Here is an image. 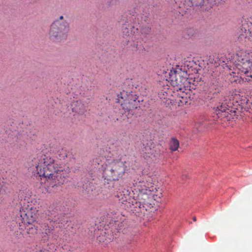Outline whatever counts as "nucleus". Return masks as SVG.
<instances>
[{"label":"nucleus","mask_w":252,"mask_h":252,"mask_svg":"<svg viewBox=\"0 0 252 252\" xmlns=\"http://www.w3.org/2000/svg\"><path fill=\"white\" fill-rule=\"evenodd\" d=\"M153 197L152 190L139 191L137 201L134 199L131 201V205L133 206V210L137 213L145 214L152 204Z\"/></svg>","instance_id":"nucleus-5"},{"label":"nucleus","mask_w":252,"mask_h":252,"mask_svg":"<svg viewBox=\"0 0 252 252\" xmlns=\"http://www.w3.org/2000/svg\"><path fill=\"white\" fill-rule=\"evenodd\" d=\"M168 75L169 77L166 80L170 82L172 85L177 87V89L180 90H182V88H185L186 84L188 82L186 78L182 77L176 71L170 70Z\"/></svg>","instance_id":"nucleus-9"},{"label":"nucleus","mask_w":252,"mask_h":252,"mask_svg":"<svg viewBox=\"0 0 252 252\" xmlns=\"http://www.w3.org/2000/svg\"><path fill=\"white\" fill-rule=\"evenodd\" d=\"M63 16H61L59 18V19H58L60 21H63Z\"/></svg>","instance_id":"nucleus-27"},{"label":"nucleus","mask_w":252,"mask_h":252,"mask_svg":"<svg viewBox=\"0 0 252 252\" xmlns=\"http://www.w3.org/2000/svg\"><path fill=\"white\" fill-rule=\"evenodd\" d=\"M20 216L22 222L24 224H31L37 217V210L36 208H21L20 210Z\"/></svg>","instance_id":"nucleus-8"},{"label":"nucleus","mask_w":252,"mask_h":252,"mask_svg":"<svg viewBox=\"0 0 252 252\" xmlns=\"http://www.w3.org/2000/svg\"><path fill=\"white\" fill-rule=\"evenodd\" d=\"M36 252H48V251L46 250H38V251H37Z\"/></svg>","instance_id":"nucleus-26"},{"label":"nucleus","mask_w":252,"mask_h":252,"mask_svg":"<svg viewBox=\"0 0 252 252\" xmlns=\"http://www.w3.org/2000/svg\"><path fill=\"white\" fill-rule=\"evenodd\" d=\"M125 93L123 92L118 95L117 102L121 103L123 109L126 111H130L137 109L139 104V101L137 100V97L129 94L124 99L123 95Z\"/></svg>","instance_id":"nucleus-7"},{"label":"nucleus","mask_w":252,"mask_h":252,"mask_svg":"<svg viewBox=\"0 0 252 252\" xmlns=\"http://www.w3.org/2000/svg\"><path fill=\"white\" fill-rule=\"evenodd\" d=\"M169 148L172 151H176L179 147V141L175 138H172L169 142Z\"/></svg>","instance_id":"nucleus-17"},{"label":"nucleus","mask_w":252,"mask_h":252,"mask_svg":"<svg viewBox=\"0 0 252 252\" xmlns=\"http://www.w3.org/2000/svg\"><path fill=\"white\" fill-rule=\"evenodd\" d=\"M192 220L194 221H196V218L195 217H193L192 218Z\"/></svg>","instance_id":"nucleus-28"},{"label":"nucleus","mask_w":252,"mask_h":252,"mask_svg":"<svg viewBox=\"0 0 252 252\" xmlns=\"http://www.w3.org/2000/svg\"><path fill=\"white\" fill-rule=\"evenodd\" d=\"M69 29V24L66 21L59 20L55 21L50 26L49 36L51 40L57 42L65 39Z\"/></svg>","instance_id":"nucleus-4"},{"label":"nucleus","mask_w":252,"mask_h":252,"mask_svg":"<svg viewBox=\"0 0 252 252\" xmlns=\"http://www.w3.org/2000/svg\"><path fill=\"white\" fill-rule=\"evenodd\" d=\"M126 166L120 159H107L103 170L102 178L105 182L118 181L125 175Z\"/></svg>","instance_id":"nucleus-2"},{"label":"nucleus","mask_w":252,"mask_h":252,"mask_svg":"<svg viewBox=\"0 0 252 252\" xmlns=\"http://www.w3.org/2000/svg\"><path fill=\"white\" fill-rule=\"evenodd\" d=\"M148 31L149 32L150 31V29L149 28H148Z\"/></svg>","instance_id":"nucleus-30"},{"label":"nucleus","mask_w":252,"mask_h":252,"mask_svg":"<svg viewBox=\"0 0 252 252\" xmlns=\"http://www.w3.org/2000/svg\"><path fill=\"white\" fill-rule=\"evenodd\" d=\"M153 151L151 153V158H158L160 155V150L158 147H153Z\"/></svg>","instance_id":"nucleus-18"},{"label":"nucleus","mask_w":252,"mask_h":252,"mask_svg":"<svg viewBox=\"0 0 252 252\" xmlns=\"http://www.w3.org/2000/svg\"><path fill=\"white\" fill-rule=\"evenodd\" d=\"M129 207H132V206L131 205L129 204Z\"/></svg>","instance_id":"nucleus-31"},{"label":"nucleus","mask_w":252,"mask_h":252,"mask_svg":"<svg viewBox=\"0 0 252 252\" xmlns=\"http://www.w3.org/2000/svg\"><path fill=\"white\" fill-rule=\"evenodd\" d=\"M153 142L150 141L144 146L142 149L143 156L145 159H148L151 158V153L153 151Z\"/></svg>","instance_id":"nucleus-16"},{"label":"nucleus","mask_w":252,"mask_h":252,"mask_svg":"<svg viewBox=\"0 0 252 252\" xmlns=\"http://www.w3.org/2000/svg\"><path fill=\"white\" fill-rule=\"evenodd\" d=\"M227 98L226 96L222 98L221 102H220L216 107L215 112L218 117L226 118L227 120H229L231 118L233 119L232 114L230 113L231 112L230 108L233 102H231L230 99L228 101Z\"/></svg>","instance_id":"nucleus-6"},{"label":"nucleus","mask_w":252,"mask_h":252,"mask_svg":"<svg viewBox=\"0 0 252 252\" xmlns=\"http://www.w3.org/2000/svg\"><path fill=\"white\" fill-rule=\"evenodd\" d=\"M240 33V36L252 41V22L246 20L243 21Z\"/></svg>","instance_id":"nucleus-11"},{"label":"nucleus","mask_w":252,"mask_h":252,"mask_svg":"<svg viewBox=\"0 0 252 252\" xmlns=\"http://www.w3.org/2000/svg\"><path fill=\"white\" fill-rule=\"evenodd\" d=\"M32 161L39 176L45 178V183L48 188L60 186L65 183L68 170L58 166L49 155L40 153Z\"/></svg>","instance_id":"nucleus-1"},{"label":"nucleus","mask_w":252,"mask_h":252,"mask_svg":"<svg viewBox=\"0 0 252 252\" xmlns=\"http://www.w3.org/2000/svg\"><path fill=\"white\" fill-rule=\"evenodd\" d=\"M195 31L191 28L187 29L186 32V34L188 35L189 37H191L194 36L195 34Z\"/></svg>","instance_id":"nucleus-23"},{"label":"nucleus","mask_w":252,"mask_h":252,"mask_svg":"<svg viewBox=\"0 0 252 252\" xmlns=\"http://www.w3.org/2000/svg\"><path fill=\"white\" fill-rule=\"evenodd\" d=\"M50 209V207H49V209L46 212L49 220L58 224H62L65 222V220L63 214L59 213L56 211H51Z\"/></svg>","instance_id":"nucleus-12"},{"label":"nucleus","mask_w":252,"mask_h":252,"mask_svg":"<svg viewBox=\"0 0 252 252\" xmlns=\"http://www.w3.org/2000/svg\"><path fill=\"white\" fill-rule=\"evenodd\" d=\"M110 227L112 229L117 230L118 231L121 230L123 227V224L122 222L119 220V217H115L113 218L109 222Z\"/></svg>","instance_id":"nucleus-15"},{"label":"nucleus","mask_w":252,"mask_h":252,"mask_svg":"<svg viewBox=\"0 0 252 252\" xmlns=\"http://www.w3.org/2000/svg\"><path fill=\"white\" fill-rule=\"evenodd\" d=\"M209 0H191L190 3L193 6L200 7L203 10H208L211 8L208 2Z\"/></svg>","instance_id":"nucleus-14"},{"label":"nucleus","mask_w":252,"mask_h":252,"mask_svg":"<svg viewBox=\"0 0 252 252\" xmlns=\"http://www.w3.org/2000/svg\"><path fill=\"white\" fill-rule=\"evenodd\" d=\"M131 26L125 25L123 28V34L124 36H128L131 33Z\"/></svg>","instance_id":"nucleus-20"},{"label":"nucleus","mask_w":252,"mask_h":252,"mask_svg":"<svg viewBox=\"0 0 252 252\" xmlns=\"http://www.w3.org/2000/svg\"><path fill=\"white\" fill-rule=\"evenodd\" d=\"M209 2H208L207 3H209V5L211 6V8L213 7V6L217 4H223L225 3V0H209Z\"/></svg>","instance_id":"nucleus-21"},{"label":"nucleus","mask_w":252,"mask_h":252,"mask_svg":"<svg viewBox=\"0 0 252 252\" xmlns=\"http://www.w3.org/2000/svg\"><path fill=\"white\" fill-rule=\"evenodd\" d=\"M58 154L60 158L64 159L67 156V151L63 149L62 148L60 150H59L58 152Z\"/></svg>","instance_id":"nucleus-22"},{"label":"nucleus","mask_w":252,"mask_h":252,"mask_svg":"<svg viewBox=\"0 0 252 252\" xmlns=\"http://www.w3.org/2000/svg\"><path fill=\"white\" fill-rule=\"evenodd\" d=\"M27 232L28 234L34 235L37 233V228L34 225L31 224H28L26 228Z\"/></svg>","instance_id":"nucleus-19"},{"label":"nucleus","mask_w":252,"mask_h":252,"mask_svg":"<svg viewBox=\"0 0 252 252\" xmlns=\"http://www.w3.org/2000/svg\"><path fill=\"white\" fill-rule=\"evenodd\" d=\"M238 96V95H237V94H235V98H236V99H237V97Z\"/></svg>","instance_id":"nucleus-29"},{"label":"nucleus","mask_w":252,"mask_h":252,"mask_svg":"<svg viewBox=\"0 0 252 252\" xmlns=\"http://www.w3.org/2000/svg\"><path fill=\"white\" fill-rule=\"evenodd\" d=\"M54 226H48V228H46V225L44 224V229H45V233L48 234L50 233L51 231L53 230L54 229Z\"/></svg>","instance_id":"nucleus-24"},{"label":"nucleus","mask_w":252,"mask_h":252,"mask_svg":"<svg viewBox=\"0 0 252 252\" xmlns=\"http://www.w3.org/2000/svg\"><path fill=\"white\" fill-rule=\"evenodd\" d=\"M236 66L239 71L240 78L249 81L252 78V51L240 50L236 54Z\"/></svg>","instance_id":"nucleus-3"},{"label":"nucleus","mask_w":252,"mask_h":252,"mask_svg":"<svg viewBox=\"0 0 252 252\" xmlns=\"http://www.w3.org/2000/svg\"><path fill=\"white\" fill-rule=\"evenodd\" d=\"M3 185L0 183V194L3 192Z\"/></svg>","instance_id":"nucleus-25"},{"label":"nucleus","mask_w":252,"mask_h":252,"mask_svg":"<svg viewBox=\"0 0 252 252\" xmlns=\"http://www.w3.org/2000/svg\"><path fill=\"white\" fill-rule=\"evenodd\" d=\"M136 189L138 191L152 190L151 188H153L151 179L150 177H144L138 179V181L135 183Z\"/></svg>","instance_id":"nucleus-10"},{"label":"nucleus","mask_w":252,"mask_h":252,"mask_svg":"<svg viewBox=\"0 0 252 252\" xmlns=\"http://www.w3.org/2000/svg\"><path fill=\"white\" fill-rule=\"evenodd\" d=\"M105 158L102 156L95 158L93 159L92 161L91 165L92 167L101 169V170L103 172V170L105 167Z\"/></svg>","instance_id":"nucleus-13"}]
</instances>
